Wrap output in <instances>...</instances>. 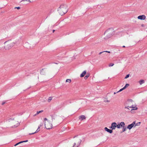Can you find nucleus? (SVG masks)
Returning <instances> with one entry per match:
<instances>
[{
  "instance_id": "nucleus-1",
  "label": "nucleus",
  "mask_w": 147,
  "mask_h": 147,
  "mask_svg": "<svg viewBox=\"0 0 147 147\" xmlns=\"http://www.w3.org/2000/svg\"><path fill=\"white\" fill-rule=\"evenodd\" d=\"M58 11L60 15H63L67 11V5H61L58 8Z\"/></svg>"
},
{
  "instance_id": "nucleus-2",
  "label": "nucleus",
  "mask_w": 147,
  "mask_h": 147,
  "mask_svg": "<svg viewBox=\"0 0 147 147\" xmlns=\"http://www.w3.org/2000/svg\"><path fill=\"white\" fill-rule=\"evenodd\" d=\"M113 32L114 30L112 28H109L106 30L104 34V35L105 36V39H107L111 37Z\"/></svg>"
},
{
  "instance_id": "nucleus-3",
  "label": "nucleus",
  "mask_w": 147,
  "mask_h": 147,
  "mask_svg": "<svg viewBox=\"0 0 147 147\" xmlns=\"http://www.w3.org/2000/svg\"><path fill=\"white\" fill-rule=\"evenodd\" d=\"M127 104V107L129 108H131L133 107H134V106H136L134 101L131 99L128 101Z\"/></svg>"
},
{
  "instance_id": "nucleus-4",
  "label": "nucleus",
  "mask_w": 147,
  "mask_h": 147,
  "mask_svg": "<svg viewBox=\"0 0 147 147\" xmlns=\"http://www.w3.org/2000/svg\"><path fill=\"white\" fill-rule=\"evenodd\" d=\"M45 128L47 129H50L52 128V125L51 123H49L48 121L46 123V122L44 123Z\"/></svg>"
},
{
  "instance_id": "nucleus-5",
  "label": "nucleus",
  "mask_w": 147,
  "mask_h": 147,
  "mask_svg": "<svg viewBox=\"0 0 147 147\" xmlns=\"http://www.w3.org/2000/svg\"><path fill=\"white\" fill-rule=\"evenodd\" d=\"M77 142H76V143L75 142L74 143V144L72 147H78L81 142V141L80 139H78L77 140Z\"/></svg>"
},
{
  "instance_id": "nucleus-6",
  "label": "nucleus",
  "mask_w": 147,
  "mask_h": 147,
  "mask_svg": "<svg viewBox=\"0 0 147 147\" xmlns=\"http://www.w3.org/2000/svg\"><path fill=\"white\" fill-rule=\"evenodd\" d=\"M117 127V125L116 123L113 122L111 123V125L109 128L110 129H111L112 130H113V129H115Z\"/></svg>"
},
{
  "instance_id": "nucleus-7",
  "label": "nucleus",
  "mask_w": 147,
  "mask_h": 147,
  "mask_svg": "<svg viewBox=\"0 0 147 147\" xmlns=\"http://www.w3.org/2000/svg\"><path fill=\"white\" fill-rule=\"evenodd\" d=\"M125 125V123L124 122H121L119 124L117 125V127L118 129L121 128L122 127L124 126Z\"/></svg>"
},
{
  "instance_id": "nucleus-8",
  "label": "nucleus",
  "mask_w": 147,
  "mask_h": 147,
  "mask_svg": "<svg viewBox=\"0 0 147 147\" xmlns=\"http://www.w3.org/2000/svg\"><path fill=\"white\" fill-rule=\"evenodd\" d=\"M135 122V121H134L131 124L129 125L127 127V128L129 129H131L133 127H134Z\"/></svg>"
},
{
  "instance_id": "nucleus-9",
  "label": "nucleus",
  "mask_w": 147,
  "mask_h": 147,
  "mask_svg": "<svg viewBox=\"0 0 147 147\" xmlns=\"http://www.w3.org/2000/svg\"><path fill=\"white\" fill-rule=\"evenodd\" d=\"M138 18L140 20H144L146 18V16L144 15L139 16H138Z\"/></svg>"
},
{
  "instance_id": "nucleus-10",
  "label": "nucleus",
  "mask_w": 147,
  "mask_h": 147,
  "mask_svg": "<svg viewBox=\"0 0 147 147\" xmlns=\"http://www.w3.org/2000/svg\"><path fill=\"white\" fill-rule=\"evenodd\" d=\"M104 129L105 131H107L108 132H109L110 134L112 133L113 132V131L112 129H109L107 127H105L104 128Z\"/></svg>"
},
{
  "instance_id": "nucleus-11",
  "label": "nucleus",
  "mask_w": 147,
  "mask_h": 147,
  "mask_svg": "<svg viewBox=\"0 0 147 147\" xmlns=\"http://www.w3.org/2000/svg\"><path fill=\"white\" fill-rule=\"evenodd\" d=\"M46 69H42L41 70L40 73L42 75H44L45 74L46 72Z\"/></svg>"
},
{
  "instance_id": "nucleus-12",
  "label": "nucleus",
  "mask_w": 147,
  "mask_h": 147,
  "mask_svg": "<svg viewBox=\"0 0 147 147\" xmlns=\"http://www.w3.org/2000/svg\"><path fill=\"white\" fill-rule=\"evenodd\" d=\"M79 119L82 121L86 119L85 116L84 115H82L80 116Z\"/></svg>"
},
{
  "instance_id": "nucleus-13",
  "label": "nucleus",
  "mask_w": 147,
  "mask_h": 147,
  "mask_svg": "<svg viewBox=\"0 0 147 147\" xmlns=\"http://www.w3.org/2000/svg\"><path fill=\"white\" fill-rule=\"evenodd\" d=\"M5 48L6 49H8L11 48V45L8 44L5 46Z\"/></svg>"
},
{
  "instance_id": "nucleus-14",
  "label": "nucleus",
  "mask_w": 147,
  "mask_h": 147,
  "mask_svg": "<svg viewBox=\"0 0 147 147\" xmlns=\"http://www.w3.org/2000/svg\"><path fill=\"white\" fill-rule=\"evenodd\" d=\"M40 127H38V128L36 130V131L35 132L32 133H30L29 134V135H31L32 134H33L35 133L38 132V131H40Z\"/></svg>"
},
{
  "instance_id": "nucleus-15",
  "label": "nucleus",
  "mask_w": 147,
  "mask_h": 147,
  "mask_svg": "<svg viewBox=\"0 0 147 147\" xmlns=\"http://www.w3.org/2000/svg\"><path fill=\"white\" fill-rule=\"evenodd\" d=\"M86 73V71H84L81 74L80 76L81 77H83L85 74Z\"/></svg>"
},
{
  "instance_id": "nucleus-16",
  "label": "nucleus",
  "mask_w": 147,
  "mask_h": 147,
  "mask_svg": "<svg viewBox=\"0 0 147 147\" xmlns=\"http://www.w3.org/2000/svg\"><path fill=\"white\" fill-rule=\"evenodd\" d=\"M43 110H41V111H37V112L34 115V116H36V115L38 114H39V113H42V112H43Z\"/></svg>"
},
{
  "instance_id": "nucleus-17",
  "label": "nucleus",
  "mask_w": 147,
  "mask_h": 147,
  "mask_svg": "<svg viewBox=\"0 0 147 147\" xmlns=\"http://www.w3.org/2000/svg\"><path fill=\"white\" fill-rule=\"evenodd\" d=\"M136 106H134V107H131V108H132L131 110V111H132V110H137L138 109V108L137 107H136Z\"/></svg>"
},
{
  "instance_id": "nucleus-18",
  "label": "nucleus",
  "mask_w": 147,
  "mask_h": 147,
  "mask_svg": "<svg viewBox=\"0 0 147 147\" xmlns=\"http://www.w3.org/2000/svg\"><path fill=\"white\" fill-rule=\"evenodd\" d=\"M105 52L108 53H110V51H102V52H100L99 53V55H100V54H102V53H105Z\"/></svg>"
},
{
  "instance_id": "nucleus-19",
  "label": "nucleus",
  "mask_w": 147,
  "mask_h": 147,
  "mask_svg": "<svg viewBox=\"0 0 147 147\" xmlns=\"http://www.w3.org/2000/svg\"><path fill=\"white\" fill-rule=\"evenodd\" d=\"M139 83L140 85H141L142 84H143L144 82V80H140L139 82Z\"/></svg>"
},
{
  "instance_id": "nucleus-20",
  "label": "nucleus",
  "mask_w": 147,
  "mask_h": 147,
  "mask_svg": "<svg viewBox=\"0 0 147 147\" xmlns=\"http://www.w3.org/2000/svg\"><path fill=\"white\" fill-rule=\"evenodd\" d=\"M124 109H125V111L127 112L129 111V109L128 108V107H124Z\"/></svg>"
},
{
  "instance_id": "nucleus-21",
  "label": "nucleus",
  "mask_w": 147,
  "mask_h": 147,
  "mask_svg": "<svg viewBox=\"0 0 147 147\" xmlns=\"http://www.w3.org/2000/svg\"><path fill=\"white\" fill-rule=\"evenodd\" d=\"M140 122H139L137 123H136L134 125V127H135L136 126H138L140 125Z\"/></svg>"
},
{
  "instance_id": "nucleus-22",
  "label": "nucleus",
  "mask_w": 147,
  "mask_h": 147,
  "mask_svg": "<svg viewBox=\"0 0 147 147\" xmlns=\"http://www.w3.org/2000/svg\"><path fill=\"white\" fill-rule=\"evenodd\" d=\"M129 86V84H126L125 86L123 87V89H125L127 87Z\"/></svg>"
},
{
  "instance_id": "nucleus-23",
  "label": "nucleus",
  "mask_w": 147,
  "mask_h": 147,
  "mask_svg": "<svg viewBox=\"0 0 147 147\" xmlns=\"http://www.w3.org/2000/svg\"><path fill=\"white\" fill-rule=\"evenodd\" d=\"M122 132H123L125 131L126 130V128L124 126L122 127Z\"/></svg>"
},
{
  "instance_id": "nucleus-24",
  "label": "nucleus",
  "mask_w": 147,
  "mask_h": 147,
  "mask_svg": "<svg viewBox=\"0 0 147 147\" xmlns=\"http://www.w3.org/2000/svg\"><path fill=\"white\" fill-rule=\"evenodd\" d=\"M90 75L89 74H86V76L84 77V79L86 80L87 79V78L89 77V76Z\"/></svg>"
},
{
  "instance_id": "nucleus-25",
  "label": "nucleus",
  "mask_w": 147,
  "mask_h": 147,
  "mask_svg": "<svg viewBox=\"0 0 147 147\" xmlns=\"http://www.w3.org/2000/svg\"><path fill=\"white\" fill-rule=\"evenodd\" d=\"M22 143V142H21V141L18 142V143H17V144H15L14 145V146H17V145L20 144H21Z\"/></svg>"
},
{
  "instance_id": "nucleus-26",
  "label": "nucleus",
  "mask_w": 147,
  "mask_h": 147,
  "mask_svg": "<svg viewBox=\"0 0 147 147\" xmlns=\"http://www.w3.org/2000/svg\"><path fill=\"white\" fill-rule=\"evenodd\" d=\"M52 99V98L51 97H50L49 98V99L48 100V102H50V101Z\"/></svg>"
},
{
  "instance_id": "nucleus-27",
  "label": "nucleus",
  "mask_w": 147,
  "mask_h": 147,
  "mask_svg": "<svg viewBox=\"0 0 147 147\" xmlns=\"http://www.w3.org/2000/svg\"><path fill=\"white\" fill-rule=\"evenodd\" d=\"M66 82H68L69 83H70L71 82V80L70 79H67V80H66Z\"/></svg>"
},
{
  "instance_id": "nucleus-28",
  "label": "nucleus",
  "mask_w": 147,
  "mask_h": 147,
  "mask_svg": "<svg viewBox=\"0 0 147 147\" xmlns=\"http://www.w3.org/2000/svg\"><path fill=\"white\" fill-rule=\"evenodd\" d=\"M114 65V63H110L109 64V67L113 66Z\"/></svg>"
},
{
  "instance_id": "nucleus-29",
  "label": "nucleus",
  "mask_w": 147,
  "mask_h": 147,
  "mask_svg": "<svg viewBox=\"0 0 147 147\" xmlns=\"http://www.w3.org/2000/svg\"><path fill=\"white\" fill-rule=\"evenodd\" d=\"M123 90H124V89H123V88H121L117 92V93L119 92H121V91H122Z\"/></svg>"
},
{
  "instance_id": "nucleus-30",
  "label": "nucleus",
  "mask_w": 147,
  "mask_h": 147,
  "mask_svg": "<svg viewBox=\"0 0 147 147\" xmlns=\"http://www.w3.org/2000/svg\"><path fill=\"white\" fill-rule=\"evenodd\" d=\"M129 74H128L125 77V78L126 79L127 78H128L129 77Z\"/></svg>"
},
{
  "instance_id": "nucleus-31",
  "label": "nucleus",
  "mask_w": 147,
  "mask_h": 147,
  "mask_svg": "<svg viewBox=\"0 0 147 147\" xmlns=\"http://www.w3.org/2000/svg\"><path fill=\"white\" fill-rule=\"evenodd\" d=\"M19 125V123H17L16 125H14V126L15 127H18V126Z\"/></svg>"
},
{
  "instance_id": "nucleus-32",
  "label": "nucleus",
  "mask_w": 147,
  "mask_h": 147,
  "mask_svg": "<svg viewBox=\"0 0 147 147\" xmlns=\"http://www.w3.org/2000/svg\"><path fill=\"white\" fill-rule=\"evenodd\" d=\"M104 102H110V101L107 100L106 99L104 100Z\"/></svg>"
},
{
  "instance_id": "nucleus-33",
  "label": "nucleus",
  "mask_w": 147,
  "mask_h": 147,
  "mask_svg": "<svg viewBox=\"0 0 147 147\" xmlns=\"http://www.w3.org/2000/svg\"><path fill=\"white\" fill-rule=\"evenodd\" d=\"M28 141V140H25V141H21V142H22V143H23V142H27Z\"/></svg>"
},
{
  "instance_id": "nucleus-34",
  "label": "nucleus",
  "mask_w": 147,
  "mask_h": 147,
  "mask_svg": "<svg viewBox=\"0 0 147 147\" xmlns=\"http://www.w3.org/2000/svg\"><path fill=\"white\" fill-rule=\"evenodd\" d=\"M24 1H26L29 3L31 2V1L30 0H24Z\"/></svg>"
},
{
  "instance_id": "nucleus-35",
  "label": "nucleus",
  "mask_w": 147,
  "mask_h": 147,
  "mask_svg": "<svg viewBox=\"0 0 147 147\" xmlns=\"http://www.w3.org/2000/svg\"><path fill=\"white\" fill-rule=\"evenodd\" d=\"M42 125H43V123H41V124L39 125V126L38 127H40H40H41Z\"/></svg>"
},
{
  "instance_id": "nucleus-36",
  "label": "nucleus",
  "mask_w": 147,
  "mask_h": 147,
  "mask_svg": "<svg viewBox=\"0 0 147 147\" xmlns=\"http://www.w3.org/2000/svg\"><path fill=\"white\" fill-rule=\"evenodd\" d=\"M15 8H17L18 9H20V7H15Z\"/></svg>"
},
{
  "instance_id": "nucleus-37",
  "label": "nucleus",
  "mask_w": 147,
  "mask_h": 147,
  "mask_svg": "<svg viewBox=\"0 0 147 147\" xmlns=\"http://www.w3.org/2000/svg\"><path fill=\"white\" fill-rule=\"evenodd\" d=\"M51 117H52V120H54L55 119V118H53V115H51Z\"/></svg>"
},
{
  "instance_id": "nucleus-38",
  "label": "nucleus",
  "mask_w": 147,
  "mask_h": 147,
  "mask_svg": "<svg viewBox=\"0 0 147 147\" xmlns=\"http://www.w3.org/2000/svg\"><path fill=\"white\" fill-rule=\"evenodd\" d=\"M5 103V102H3L2 103V105H4Z\"/></svg>"
},
{
  "instance_id": "nucleus-39",
  "label": "nucleus",
  "mask_w": 147,
  "mask_h": 147,
  "mask_svg": "<svg viewBox=\"0 0 147 147\" xmlns=\"http://www.w3.org/2000/svg\"><path fill=\"white\" fill-rule=\"evenodd\" d=\"M44 120L45 121L46 120H47V119L46 118H45L44 119Z\"/></svg>"
},
{
  "instance_id": "nucleus-40",
  "label": "nucleus",
  "mask_w": 147,
  "mask_h": 147,
  "mask_svg": "<svg viewBox=\"0 0 147 147\" xmlns=\"http://www.w3.org/2000/svg\"><path fill=\"white\" fill-rule=\"evenodd\" d=\"M103 53L102 55H105L106 54V53Z\"/></svg>"
},
{
  "instance_id": "nucleus-41",
  "label": "nucleus",
  "mask_w": 147,
  "mask_h": 147,
  "mask_svg": "<svg viewBox=\"0 0 147 147\" xmlns=\"http://www.w3.org/2000/svg\"><path fill=\"white\" fill-rule=\"evenodd\" d=\"M116 93H117V92H114V94H115Z\"/></svg>"
},
{
  "instance_id": "nucleus-42",
  "label": "nucleus",
  "mask_w": 147,
  "mask_h": 147,
  "mask_svg": "<svg viewBox=\"0 0 147 147\" xmlns=\"http://www.w3.org/2000/svg\"><path fill=\"white\" fill-rule=\"evenodd\" d=\"M55 31V30H53V32H54Z\"/></svg>"
},
{
  "instance_id": "nucleus-43",
  "label": "nucleus",
  "mask_w": 147,
  "mask_h": 147,
  "mask_svg": "<svg viewBox=\"0 0 147 147\" xmlns=\"http://www.w3.org/2000/svg\"><path fill=\"white\" fill-rule=\"evenodd\" d=\"M125 47V46H123V47L124 48V47Z\"/></svg>"
},
{
  "instance_id": "nucleus-44",
  "label": "nucleus",
  "mask_w": 147,
  "mask_h": 147,
  "mask_svg": "<svg viewBox=\"0 0 147 147\" xmlns=\"http://www.w3.org/2000/svg\"><path fill=\"white\" fill-rule=\"evenodd\" d=\"M11 120H12V119H9V121H10Z\"/></svg>"
},
{
  "instance_id": "nucleus-45",
  "label": "nucleus",
  "mask_w": 147,
  "mask_h": 147,
  "mask_svg": "<svg viewBox=\"0 0 147 147\" xmlns=\"http://www.w3.org/2000/svg\"><path fill=\"white\" fill-rule=\"evenodd\" d=\"M23 1H24V0H22V1H21V2Z\"/></svg>"
},
{
  "instance_id": "nucleus-46",
  "label": "nucleus",
  "mask_w": 147,
  "mask_h": 147,
  "mask_svg": "<svg viewBox=\"0 0 147 147\" xmlns=\"http://www.w3.org/2000/svg\"><path fill=\"white\" fill-rule=\"evenodd\" d=\"M142 26H143V24H142Z\"/></svg>"
},
{
  "instance_id": "nucleus-47",
  "label": "nucleus",
  "mask_w": 147,
  "mask_h": 147,
  "mask_svg": "<svg viewBox=\"0 0 147 147\" xmlns=\"http://www.w3.org/2000/svg\"><path fill=\"white\" fill-rule=\"evenodd\" d=\"M6 42H5V43H6Z\"/></svg>"
}]
</instances>
